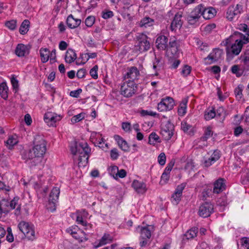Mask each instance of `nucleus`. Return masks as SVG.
Returning <instances> with one entry per match:
<instances>
[{
	"label": "nucleus",
	"instance_id": "1",
	"mask_svg": "<svg viewBox=\"0 0 249 249\" xmlns=\"http://www.w3.org/2000/svg\"><path fill=\"white\" fill-rule=\"evenodd\" d=\"M34 146L32 149L25 154L23 158L25 160H32L34 158H42L47 150V142L43 136L36 135L34 140Z\"/></svg>",
	"mask_w": 249,
	"mask_h": 249
},
{
	"label": "nucleus",
	"instance_id": "2",
	"mask_svg": "<svg viewBox=\"0 0 249 249\" xmlns=\"http://www.w3.org/2000/svg\"><path fill=\"white\" fill-rule=\"evenodd\" d=\"M231 37L234 38L235 42L227 50V58L231 59L234 55H238L241 52L244 45L249 42V34H243L239 32H235Z\"/></svg>",
	"mask_w": 249,
	"mask_h": 249
},
{
	"label": "nucleus",
	"instance_id": "3",
	"mask_svg": "<svg viewBox=\"0 0 249 249\" xmlns=\"http://www.w3.org/2000/svg\"><path fill=\"white\" fill-rule=\"evenodd\" d=\"M71 151L73 155L79 154L78 166L85 167L88 163L90 153V148L86 142L75 143L71 146Z\"/></svg>",
	"mask_w": 249,
	"mask_h": 249
},
{
	"label": "nucleus",
	"instance_id": "4",
	"mask_svg": "<svg viewBox=\"0 0 249 249\" xmlns=\"http://www.w3.org/2000/svg\"><path fill=\"white\" fill-rule=\"evenodd\" d=\"M18 227L28 240L34 241L36 239L35 228L33 224L25 221H21L18 223Z\"/></svg>",
	"mask_w": 249,
	"mask_h": 249
},
{
	"label": "nucleus",
	"instance_id": "5",
	"mask_svg": "<svg viewBox=\"0 0 249 249\" xmlns=\"http://www.w3.org/2000/svg\"><path fill=\"white\" fill-rule=\"evenodd\" d=\"M137 90V85L130 80L124 82L121 86L120 93L124 97L129 98L135 94Z\"/></svg>",
	"mask_w": 249,
	"mask_h": 249
},
{
	"label": "nucleus",
	"instance_id": "6",
	"mask_svg": "<svg viewBox=\"0 0 249 249\" xmlns=\"http://www.w3.org/2000/svg\"><path fill=\"white\" fill-rule=\"evenodd\" d=\"M137 45L136 46L140 53L147 51L150 48L148 37L144 34H138L137 36Z\"/></svg>",
	"mask_w": 249,
	"mask_h": 249
},
{
	"label": "nucleus",
	"instance_id": "7",
	"mask_svg": "<svg viewBox=\"0 0 249 249\" xmlns=\"http://www.w3.org/2000/svg\"><path fill=\"white\" fill-rule=\"evenodd\" d=\"M174 105L173 99L170 97H166L162 99L161 101L158 103L157 109L160 112L167 111L172 109Z\"/></svg>",
	"mask_w": 249,
	"mask_h": 249
},
{
	"label": "nucleus",
	"instance_id": "8",
	"mask_svg": "<svg viewBox=\"0 0 249 249\" xmlns=\"http://www.w3.org/2000/svg\"><path fill=\"white\" fill-rule=\"evenodd\" d=\"M213 212V204L211 202H205L200 206L198 213L199 216L206 218L210 216Z\"/></svg>",
	"mask_w": 249,
	"mask_h": 249
},
{
	"label": "nucleus",
	"instance_id": "9",
	"mask_svg": "<svg viewBox=\"0 0 249 249\" xmlns=\"http://www.w3.org/2000/svg\"><path fill=\"white\" fill-rule=\"evenodd\" d=\"M201 5H198L187 16V20L189 24L195 25L198 22L201 16Z\"/></svg>",
	"mask_w": 249,
	"mask_h": 249
},
{
	"label": "nucleus",
	"instance_id": "10",
	"mask_svg": "<svg viewBox=\"0 0 249 249\" xmlns=\"http://www.w3.org/2000/svg\"><path fill=\"white\" fill-rule=\"evenodd\" d=\"M174 125L173 124L168 121L162 126L160 134L165 141H169L171 139L174 134Z\"/></svg>",
	"mask_w": 249,
	"mask_h": 249
},
{
	"label": "nucleus",
	"instance_id": "11",
	"mask_svg": "<svg viewBox=\"0 0 249 249\" xmlns=\"http://www.w3.org/2000/svg\"><path fill=\"white\" fill-rule=\"evenodd\" d=\"M243 12V6L241 4H237L235 7L230 6L227 11V18L228 20L231 21L236 17L239 16Z\"/></svg>",
	"mask_w": 249,
	"mask_h": 249
},
{
	"label": "nucleus",
	"instance_id": "12",
	"mask_svg": "<svg viewBox=\"0 0 249 249\" xmlns=\"http://www.w3.org/2000/svg\"><path fill=\"white\" fill-rule=\"evenodd\" d=\"M59 194V188L57 187H53L50 194L49 198V204L53 205V206L50 208L52 212L55 210V205L58 202Z\"/></svg>",
	"mask_w": 249,
	"mask_h": 249
},
{
	"label": "nucleus",
	"instance_id": "13",
	"mask_svg": "<svg viewBox=\"0 0 249 249\" xmlns=\"http://www.w3.org/2000/svg\"><path fill=\"white\" fill-rule=\"evenodd\" d=\"M61 119V116L50 111L46 112L44 116V121L50 126H53L57 122L60 121Z\"/></svg>",
	"mask_w": 249,
	"mask_h": 249
},
{
	"label": "nucleus",
	"instance_id": "14",
	"mask_svg": "<svg viewBox=\"0 0 249 249\" xmlns=\"http://www.w3.org/2000/svg\"><path fill=\"white\" fill-rule=\"evenodd\" d=\"M186 183H182L177 186L174 193L172 195L171 201L174 204H178L181 200L183 190L186 186Z\"/></svg>",
	"mask_w": 249,
	"mask_h": 249
},
{
	"label": "nucleus",
	"instance_id": "15",
	"mask_svg": "<svg viewBox=\"0 0 249 249\" xmlns=\"http://www.w3.org/2000/svg\"><path fill=\"white\" fill-rule=\"evenodd\" d=\"M201 7V16L205 19H210L213 18L216 14V11L212 7H206L202 4Z\"/></svg>",
	"mask_w": 249,
	"mask_h": 249
},
{
	"label": "nucleus",
	"instance_id": "16",
	"mask_svg": "<svg viewBox=\"0 0 249 249\" xmlns=\"http://www.w3.org/2000/svg\"><path fill=\"white\" fill-rule=\"evenodd\" d=\"M222 53V50L219 49H215L210 53L208 56L205 58V63L207 64H212L218 60Z\"/></svg>",
	"mask_w": 249,
	"mask_h": 249
},
{
	"label": "nucleus",
	"instance_id": "17",
	"mask_svg": "<svg viewBox=\"0 0 249 249\" xmlns=\"http://www.w3.org/2000/svg\"><path fill=\"white\" fill-rule=\"evenodd\" d=\"M226 180L223 178H219L213 183V193L219 194L226 189Z\"/></svg>",
	"mask_w": 249,
	"mask_h": 249
},
{
	"label": "nucleus",
	"instance_id": "18",
	"mask_svg": "<svg viewBox=\"0 0 249 249\" xmlns=\"http://www.w3.org/2000/svg\"><path fill=\"white\" fill-rule=\"evenodd\" d=\"M181 18V14L177 13L175 15L170 26V29L172 31H175L177 29H179L181 28L183 24Z\"/></svg>",
	"mask_w": 249,
	"mask_h": 249
},
{
	"label": "nucleus",
	"instance_id": "19",
	"mask_svg": "<svg viewBox=\"0 0 249 249\" xmlns=\"http://www.w3.org/2000/svg\"><path fill=\"white\" fill-rule=\"evenodd\" d=\"M30 48L23 44H18L15 49V53L18 57H24L29 54Z\"/></svg>",
	"mask_w": 249,
	"mask_h": 249
},
{
	"label": "nucleus",
	"instance_id": "20",
	"mask_svg": "<svg viewBox=\"0 0 249 249\" xmlns=\"http://www.w3.org/2000/svg\"><path fill=\"white\" fill-rule=\"evenodd\" d=\"M168 38L165 36H158L156 41L157 48L160 50H165L168 47Z\"/></svg>",
	"mask_w": 249,
	"mask_h": 249
},
{
	"label": "nucleus",
	"instance_id": "21",
	"mask_svg": "<svg viewBox=\"0 0 249 249\" xmlns=\"http://www.w3.org/2000/svg\"><path fill=\"white\" fill-rule=\"evenodd\" d=\"M140 72L138 69L136 67H132L130 68L128 71L124 75V79H129V80L134 81V80L138 78Z\"/></svg>",
	"mask_w": 249,
	"mask_h": 249
},
{
	"label": "nucleus",
	"instance_id": "22",
	"mask_svg": "<svg viewBox=\"0 0 249 249\" xmlns=\"http://www.w3.org/2000/svg\"><path fill=\"white\" fill-rule=\"evenodd\" d=\"M133 188L139 194H143L146 191V184L138 180H134L132 184Z\"/></svg>",
	"mask_w": 249,
	"mask_h": 249
},
{
	"label": "nucleus",
	"instance_id": "23",
	"mask_svg": "<svg viewBox=\"0 0 249 249\" xmlns=\"http://www.w3.org/2000/svg\"><path fill=\"white\" fill-rule=\"evenodd\" d=\"M81 23V20L74 18L72 15L68 16L66 20L67 26L71 29H75L78 27Z\"/></svg>",
	"mask_w": 249,
	"mask_h": 249
},
{
	"label": "nucleus",
	"instance_id": "24",
	"mask_svg": "<svg viewBox=\"0 0 249 249\" xmlns=\"http://www.w3.org/2000/svg\"><path fill=\"white\" fill-rule=\"evenodd\" d=\"M90 139L95 146L99 147L104 142V139L102 137V134L96 132H92Z\"/></svg>",
	"mask_w": 249,
	"mask_h": 249
},
{
	"label": "nucleus",
	"instance_id": "25",
	"mask_svg": "<svg viewBox=\"0 0 249 249\" xmlns=\"http://www.w3.org/2000/svg\"><path fill=\"white\" fill-rule=\"evenodd\" d=\"M114 140L117 142L119 147L124 151L127 152L129 151V147L126 141L122 137L118 135L114 136Z\"/></svg>",
	"mask_w": 249,
	"mask_h": 249
},
{
	"label": "nucleus",
	"instance_id": "26",
	"mask_svg": "<svg viewBox=\"0 0 249 249\" xmlns=\"http://www.w3.org/2000/svg\"><path fill=\"white\" fill-rule=\"evenodd\" d=\"M178 52V42L176 40L171 39L169 42V47L168 53H171L173 57H176Z\"/></svg>",
	"mask_w": 249,
	"mask_h": 249
},
{
	"label": "nucleus",
	"instance_id": "27",
	"mask_svg": "<svg viewBox=\"0 0 249 249\" xmlns=\"http://www.w3.org/2000/svg\"><path fill=\"white\" fill-rule=\"evenodd\" d=\"M155 21L153 19L145 17L142 18L139 23V26L141 27L147 28L152 26L154 24Z\"/></svg>",
	"mask_w": 249,
	"mask_h": 249
},
{
	"label": "nucleus",
	"instance_id": "28",
	"mask_svg": "<svg viewBox=\"0 0 249 249\" xmlns=\"http://www.w3.org/2000/svg\"><path fill=\"white\" fill-rule=\"evenodd\" d=\"M77 55L75 52L72 49H69L66 53L65 59L66 62L71 63L76 59Z\"/></svg>",
	"mask_w": 249,
	"mask_h": 249
},
{
	"label": "nucleus",
	"instance_id": "29",
	"mask_svg": "<svg viewBox=\"0 0 249 249\" xmlns=\"http://www.w3.org/2000/svg\"><path fill=\"white\" fill-rule=\"evenodd\" d=\"M113 241V237L108 233H105L99 240L98 244L95 247L97 248L102 246L111 243Z\"/></svg>",
	"mask_w": 249,
	"mask_h": 249
},
{
	"label": "nucleus",
	"instance_id": "30",
	"mask_svg": "<svg viewBox=\"0 0 249 249\" xmlns=\"http://www.w3.org/2000/svg\"><path fill=\"white\" fill-rule=\"evenodd\" d=\"M188 100L187 98H183L179 106L178 113L180 116H183L186 113L187 104Z\"/></svg>",
	"mask_w": 249,
	"mask_h": 249
},
{
	"label": "nucleus",
	"instance_id": "31",
	"mask_svg": "<svg viewBox=\"0 0 249 249\" xmlns=\"http://www.w3.org/2000/svg\"><path fill=\"white\" fill-rule=\"evenodd\" d=\"M41 61L44 63L47 62L50 58V51L47 48H41L40 50Z\"/></svg>",
	"mask_w": 249,
	"mask_h": 249
},
{
	"label": "nucleus",
	"instance_id": "32",
	"mask_svg": "<svg viewBox=\"0 0 249 249\" xmlns=\"http://www.w3.org/2000/svg\"><path fill=\"white\" fill-rule=\"evenodd\" d=\"M76 221L78 224H81L83 226L86 227L85 228V230H87L89 228H91V225L90 224H89L85 220V218L81 215L80 213H78L77 212H76Z\"/></svg>",
	"mask_w": 249,
	"mask_h": 249
},
{
	"label": "nucleus",
	"instance_id": "33",
	"mask_svg": "<svg viewBox=\"0 0 249 249\" xmlns=\"http://www.w3.org/2000/svg\"><path fill=\"white\" fill-rule=\"evenodd\" d=\"M198 232V229L196 227H193L188 230L184 235L186 239H192L196 236Z\"/></svg>",
	"mask_w": 249,
	"mask_h": 249
},
{
	"label": "nucleus",
	"instance_id": "34",
	"mask_svg": "<svg viewBox=\"0 0 249 249\" xmlns=\"http://www.w3.org/2000/svg\"><path fill=\"white\" fill-rule=\"evenodd\" d=\"M18 142L17 135L10 136L6 142V146L9 149H12L13 147Z\"/></svg>",
	"mask_w": 249,
	"mask_h": 249
},
{
	"label": "nucleus",
	"instance_id": "35",
	"mask_svg": "<svg viewBox=\"0 0 249 249\" xmlns=\"http://www.w3.org/2000/svg\"><path fill=\"white\" fill-rule=\"evenodd\" d=\"M29 26L30 21L27 19L24 20L19 28V33L21 35H25L29 30Z\"/></svg>",
	"mask_w": 249,
	"mask_h": 249
},
{
	"label": "nucleus",
	"instance_id": "36",
	"mask_svg": "<svg viewBox=\"0 0 249 249\" xmlns=\"http://www.w3.org/2000/svg\"><path fill=\"white\" fill-rule=\"evenodd\" d=\"M8 87L5 83L0 84V94L1 97L6 100L8 97Z\"/></svg>",
	"mask_w": 249,
	"mask_h": 249
},
{
	"label": "nucleus",
	"instance_id": "37",
	"mask_svg": "<svg viewBox=\"0 0 249 249\" xmlns=\"http://www.w3.org/2000/svg\"><path fill=\"white\" fill-rule=\"evenodd\" d=\"M19 197H14L10 203V207L12 209H16L17 212H19L20 210V205L18 204Z\"/></svg>",
	"mask_w": 249,
	"mask_h": 249
},
{
	"label": "nucleus",
	"instance_id": "38",
	"mask_svg": "<svg viewBox=\"0 0 249 249\" xmlns=\"http://www.w3.org/2000/svg\"><path fill=\"white\" fill-rule=\"evenodd\" d=\"M151 237V231L147 227L141 228V237L143 239H149Z\"/></svg>",
	"mask_w": 249,
	"mask_h": 249
},
{
	"label": "nucleus",
	"instance_id": "39",
	"mask_svg": "<svg viewBox=\"0 0 249 249\" xmlns=\"http://www.w3.org/2000/svg\"><path fill=\"white\" fill-rule=\"evenodd\" d=\"M72 237L75 239L78 240L79 242H83L88 240V238L86 237V233L84 231L79 230H78V234H74L73 235H72Z\"/></svg>",
	"mask_w": 249,
	"mask_h": 249
},
{
	"label": "nucleus",
	"instance_id": "40",
	"mask_svg": "<svg viewBox=\"0 0 249 249\" xmlns=\"http://www.w3.org/2000/svg\"><path fill=\"white\" fill-rule=\"evenodd\" d=\"M159 140V136L155 132H152L149 135L148 143L154 145L156 142H160Z\"/></svg>",
	"mask_w": 249,
	"mask_h": 249
},
{
	"label": "nucleus",
	"instance_id": "41",
	"mask_svg": "<svg viewBox=\"0 0 249 249\" xmlns=\"http://www.w3.org/2000/svg\"><path fill=\"white\" fill-rule=\"evenodd\" d=\"M231 71L232 73L236 75L237 77L241 76L243 73V71L237 65H234L231 68Z\"/></svg>",
	"mask_w": 249,
	"mask_h": 249
},
{
	"label": "nucleus",
	"instance_id": "42",
	"mask_svg": "<svg viewBox=\"0 0 249 249\" xmlns=\"http://www.w3.org/2000/svg\"><path fill=\"white\" fill-rule=\"evenodd\" d=\"M243 89V86L242 85H239L234 89V94L236 98L238 100H240L243 97L242 91Z\"/></svg>",
	"mask_w": 249,
	"mask_h": 249
},
{
	"label": "nucleus",
	"instance_id": "43",
	"mask_svg": "<svg viewBox=\"0 0 249 249\" xmlns=\"http://www.w3.org/2000/svg\"><path fill=\"white\" fill-rule=\"evenodd\" d=\"M213 135L212 129L210 127H207L204 132V135L201 137V140L203 141H206Z\"/></svg>",
	"mask_w": 249,
	"mask_h": 249
},
{
	"label": "nucleus",
	"instance_id": "44",
	"mask_svg": "<svg viewBox=\"0 0 249 249\" xmlns=\"http://www.w3.org/2000/svg\"><path fill=\"white\" fill-rule=\"evenodd\" d=\"M85 115L86 114L85 113L82 112L77 115H74L71 118V122L72 123H78L85 118Z\"/></svg>",
	"mask_w": 249,
	"mask_h": 249
},
{
	"label": "nucleus",
	"instance_id": "45",
	"mask_svg": "<svg viewBox=\"0 0 249 249\" xmlns=\"http://www.w3.org/2000/svg\"><path fill=\"white\" fill-rule=\"evenodd\" d=\"M216 113L213 109L206 111L205 113V119L206 120H210L215 116Z\"/></svg>",
	"mask_w": 249,
	"mask_h": 249
},
{
	"label": "nucleus",
	"instance_id": "46",
	"mask_svg": "<svg viewBox=\"0 0 249 249\" xmlns=\"http://www.w3.org/2000/svg\"><path fill=\"white\" fill-rule=\"evenodd\" d=\"M95 18L94 16L88 17L85 21V23L88 27H91L95 22Z\"/></svg>",
	"mask_w": 249,
	"mask_h": 249
},
{
	"label": "nucleus",
	"instance_id": "47",
	"mask_svg": "<svg viewBox=\"0 0 249 249\" xmlns=\"http://www.w3.org/2000/svg\"><path fill=\"white\" fill-rule=\"evenodd\" d=\"M241 59L244 65L246 66L248 69H249V53H245L244 55H241Z\"/></svg>",
	"mask_w": 249,
	"mask_h": 249
},
{
	"label": "nucleus",
	"instance_id": "48",
	"mask_svg": "<svg viewBox=\"0 0 249 249\" xmlns=\"http://www.w3.org/2000/svg\"><path fill=\"white\" fill-rule=\"evenodd\" d=\"M5 26L9 29L13 30L15 29L17 27V21L15 20H11L7 21L5 23Z\"/></svg>",
	"mask_w": 249,
	"mask_h": 249
},
{
	"label": "nucleus",
	"instance_id": "49",
	"mask_svg": "<svg viewBox=\"0 0 249 249\" xmlns=\"http://www.w3.org/2000/svg\"><path fill=\"white\" fill-rule=\"evenodd\" d=\"M66 231L71 234L72 236L75 234H78V227L77 226H72L66 230Z\"/></svg>",
	"mask_w": 249,
	"mask_h": 249
},
{
	"label": "nucleus",
	"instance_id": "50",
	"mask_svg": "<svg viewBox=\"0 0 249 249\" xmlns=\"http://www.w3.org/2000/svg\"><path fill=\"white\" fill-rule=\"evenodd\" d=\"M98 66L97 65H95L89 71L90 75L94 79H97L98 78Z\"/></svg>",
	"mask_w": 249,
	"mask_h": 249
},
{
	"label": "nucleus",
	"instance_id": "51",
	"mask_svg": "<svg viewBox=\"0 0 249 249\" xmlns=\"http://www.w3.org/2000/svg\"><path fill=\"white\" fill-rule=\"evenodd\" d=\"M113 15V13L111 11H103L102 12V17L105 19L112 18Z\"/></svg>",
	"mask_w": 249,
	"mask_h": 249
},
{
	"label": "nucleus",
	"instance_id": "52",
	"mask_svg": "<svg viewBox=\"0 0 249 249\" xmlns=\"http://www.w3.org/2000/svg\"><path fill=\"white\" fill-rule=\"evenodd\" d=\"M240 243L245 249H249V238L243 237L241 238Z\"/></svg>",
	"mask_w": 249,
	"mask_h": 249
},
{
	"label": "nucleus",
	"instance_id": "53",
	"mask_svg": "<svg viewBox=\"0 0 249 249\" xmlns=\"http://www.w3.org/2000/svg\"><path fill=\"white\" fill-rule=\"evenodd\" d=\"M191 71V67L188 65H185L183 68L181 73L184 76H188Z\"/></svg>",
	"mask_w": 249,
	"mask_h": 249
},
{
	"label": "nucleus",
	"instance_id": "54",
	"mask_svg": "<svg viewBox=\"0 0 249 249\" xmlns=\"http://www.w3.org/2000/svg\"><path fill=\"white\" fill-rule=\"evenodd\" d=\"M159 163L160 165H164L166 162V156L164 153H161L158 157Z\"/></svg>",
	"mask_w": 249,
	"mask_h": 249
},
{
	"label": "nucleus",
	"instance_id": "55",
	"mask_svg": "<svg viewBox=\"0 0 249 249\" xmlns=\"http://www.w3.org/2000/svg\"><path fill=\"white\" fill-rule=\"evenodd\" d=\"M237 29L241 31H243L246 34H249V28L246 24H240L238 25Z\"/></svg>",
	"mask_w": 249,
	"mask_h": 249
},
{
	"label": "nucleus",
	"instance_id": "56",
	"mask_svg": "<svg viewBox=\"0 0 249 249\" xmlns=\"http://www.w3.org/2000/svg\"><path fill=\"white\" fill-rule=\"evenodd\" d=\"M7 231L8 234L6 236V239L9 242L11 243L14 241V236L12 232V229L10 227H8L7 228Z\"/></svg>",
	"mask_w": 249,
	"mask_h": 249
},
{
	"label": "nucleus",
	"instance_id": "57",
	"mask_svg": "<svg viewBox=\"0 0 249 249\" xmlns=\"http://www.w3.org/2000/svg\"><path fill=\"white\" fill-rule=\"evenodd\" d=\"M119 153L117 149L113 148L110 151V157L113 160H115L118 159L119 157Z\"/></svg>",
	"mask_w": 249,
	"mask_h": 249
},
{
	"label": "nucleus",
	"instance_id": "58",
	"mask_svg": "<svg viewBox=\"0 0 249 249\" xmlns=\"http://www.w3.org/2000/svg\"><path fill=\"white\" fill-rule=\"evenodd\" d=\"M181 129L184 132H187L192 127V126L187 123L186 122L183 121L181 124Z\"/></svg>",
	"mask_w": 249,
	"mask_h": 249
},
{
	"label": "nucleus",
	"instance_id": "59",
	"mask_svg": "<svg viewBox=\"0 0 249 249\" xmlns=\"http://www.w3.org/2000/svg\"><path fill=\"white\" fill-rule=\"evenodd\" d=\"M122 129L125 132H129L131 130V124L128 122H123L122 124Z\"/></svg>",
	"mask_w": 249,
	"mask_h": 249
},
{
	"label": "nucleus",
	"instance_id": "60",
	"mask_svg": "<svg viewBox=\"0 0 249 249\" xmlns=\"http://www.w3.org/2000/svg\"><path fill=\"white\" fill-rule=\"evenodd\" d=\"M86 73V70L85 69H80L76 73V76L78 78H82L85 77Z\"/></svg>",
	"mask_w": 249,
	"mask_h": 249
},
{
	"label": "nucleus",
	"instance_id": "61",
	"mask_svg": "<svg viewBox=\"0 0 249 249\" xmlns=\"http://www.w3.org/2000/svg\"><path fill=\"white\" fill-rule=\"evenodd\" d=\"M220 152L218 150H215L211 156L216 161L218 160L220 158Z\"/></svg>",
	"mask_w": 249,
	"mask_h": 249
},
{
	"label": "nucleus",
	"instance_id": "62",
	"mask_svg": "<svg viewBox=\"0 0 249 249\" xmlns=\"http://www.w3.org/2000/svg\"><path fill=\"white\" fill-rule=\"evenodd\" d=\"M243 129L241 126H238L234 129V135L237 137L242 133Z\"/></svg>",
	"mask_w": 249,
	"mask_h": 249
},
{
	"label": "nucleus",
	"instance_id": "63",
	"mask_svg": "<svg viewBox=\"0 0 249 249\" xmlns=\"http://www.w3.org/2000/svg\"><path fill=\"white\" fill-rule=\"evenodd\" d=\"M81 92L82 89H79L71 91L70 92V95L71 97L77 98Z\"/></svg>",
	"mask_w": 249,
	"mask_h": 249
},
{
	"label": "nucleus",
	"instance_id": "64",
	"mask_svg": "<svg viewBox=\"0 0 249 249\" xmlns=\"http://www.w3.org/2000/svg\"><path fill=\"white\" fill-rule=\"evenodd\" d=\"M196 249H209V247L206 242H202L199 244Z\"/></svg>",
	"mask_w": 249,
	"mask_h": 249
}]
</instances>
